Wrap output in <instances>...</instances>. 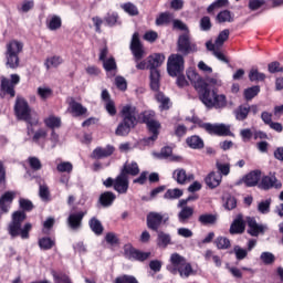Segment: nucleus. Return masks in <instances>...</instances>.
Masks as SVG:
<instances>
[{"instance_id": "1", "label": "nucleus", "mask_w": 283, "mask_h": 283, "mask_svg": "<svg viewBox=\"0 0 283 283\" xmlns=\"http://www.w3.org/2000/svg\"><path fill=\"white\" fill-rule=\"evenodd\" d=\"M25 220V212L15 211L12 214V221L9 223L8 231L11 238H18L20 235L22 240H28L30 238V231L32 229V223H25L23 228V221Z\"/></svg>"}, {"instance_id": "2", "label": "nucleus", "mask_w": 283, "mask_h": 283, "mask_svg": "<svg viewBox=\"0 0 283 283\" xmlns=\"http://www.w3.org/2000/svg\"><path fill=\"white\" fill-rule=\"evenodd\" d=\"M137 115L138 111H136V106L129 104L125 105L122 108L123 122L118 124L115 130L116 136H127L132 132V127L136 126Z\"/></svg>"}, {"instance_id": "3", "label": "nucleus", "mask_w": 283, "mask_h": 283, "mask_svg": "<svg viewBox=\"0 0 283 283\" xmlns=\"http://www.w3.org/2000/svg\"><path fill=\"white\" fill-rule=\"evenodd\" d=\"M186 120H189V123H193L202 129H206L208 134L214 136H232L231 126L229 125L203 123L202 119L198 118V116L196 115H192L191 117H186Z\"/></svg>"}, {"instance_id": "4", "label": "nucleus", "mask_w": 283, "mask_h": 283, "mask_svg": "<svg viewBox=\"0 0 283 283\" xmlns=\"http://www.w3.org/2000/svg\"><path fill=\"white\" fill-rule=\"evenodd\" d=\"M14 112L19 120H24L28 125H39V118L32 117V109L25 98L17 97Z\"/></svg>"}, {"instance_id": "5", "label": "nucleus", "mask_w": 283, "mask_h": 283, "mask_svg": "<svg viewBox=\"0 0 283 283\" xmlns=\"http://www.w3.org/2000/svg\"><path fill=\"white\" fill-rule=\"evenodd\" d=\"M22 52L23 43L21 41H9L6 51L7 67H10V70H17V67H19V54H21Z\"/></svg>"}, {"instance_id": "6", "label": "nucleus", "mask_w": 283, "mask_h": 283, "mask_svg": "<svg viewBox=\"0 0 283 283\" xmlns=\"http://www.w3.org/2000/svg\"><path fill=\"white\" fill-rule=\"evenodd\" d=\"M130 50L135 57V62L137 63V70H151V66L149 65V57H147V60L138 62L140 61V59H143L145 51L143 50V44L140 43V38L138 36L137 32L133 34Z\"/></svg>"}, {"instance_id": "7", "label": "nucleus", "mask_w": 283, "mask_h": 283, "mask_svg": "<svg viewBox=\"0 0 283 283\" xmlns=\"http://www.w3.org/2000/svg\"><path fill=\"white\" fill-rule=\"evenodd\" d=\"M201 103L206 105V107H216V109H222V107H227V96L217 95L216 91H210L206 88L202 95L199 96Z\"/></svg>"}, {"instance_id": "8", "label": "nucleus", "mask_w": 283, "mask_h": 283, "mask_svg": "<svg viewBox=\"0 0 283 283\" xmlns=\"http://www.w3.org/2000/svg\"><path fill=\"white\" fill-rule=\"evenodd\" d=\"M154 116H156L154 111H145L143 113V120L146 123L150 134H153L150 137L144 139L145 145H154V143L158 139V129H160V123L154 120Z\"/></svg>"}, {"instance_id": "9", "label": "nucleus", "mask_w": 283, "mask_h": 283, "mask_svg": "<svg viewBox=\"0 0 283 283\" xmlns=\"http://www.w3.org/2000/svg\"><path fill=\"white\" fill-rule=\"evenodd\" d=\"M167 71L169 76H178L185 72V57L180 54H172L168 57Z\"/></svg>"}, {"instance_id": "10", "label": "nucleus", "mask_w": 283, "mask_h": 283, "mask_svg": "<svg viewBox=\"0 0 283 283\" xmlns=\"http://www.w3.org/2000/svg\"><path fill=\"white\" fill-rule=\"evenodd\" d=\"M187 78L192 83L195 90L199 93V96H202L205 92L209 88V84L198 72L193 69L187 71Z\"/></svg>"}, {"instance_id": "11", "label": "nucleus", "mask_w": 283, "mask_h": 283, "mask_svg": "<svg viewBox=\"0 0 283 283\" xmlns=\"http://www.w3.org/2000/svg\"><path fill=\"white\" fill-rule=\"evenodd\" d=\"M169 221V214L160 213V212H150L147 216V227L148 229H151L153 231H157L160 229V224H165Z\"/></svg>"}, {"instance_id": "12", "label": "nucleus", "mask_w": 283, "mask_h": 283, "mask_svg": "<svg viewBox=\"0 0 283 283\" xmlns=\"http://www.w3.org/2000/svg\"><path fill=\"white\" fill-rule=\"evenodd\" d=\"M178 50L181 52V54H191V52H198V46H196V43L191 42L189 32H186L179 36Z\"/></svg>"}, {"instance_id": "13", "label": "nucleus", "mask_w": 283, "mask_h": 283, "mask_svg": "<svg viewBox=\"0 0 283 283\" xmlns=\"http://www.w3.org/2000/svg\"><path fill=\"white\" fill-rule=\"evenodd\" d=\"M32 136V143H35V145H39L42 149L45 148V143H48V129L45 128H39L38 130L32 129V125L28 126V135Z\"/></svg>"}, {"instance_id": "14", "label": "nucleus", "mask_w": 283, "mask_h": 283, "mask_svg": "<svg viewBox=\"0 0 283 283\" xmlns=\"http://www.w3.org/2000/svg\"><path fill=\"white\" fill-rule=\"evenodd\" d=\"M17 197V192L7 191L0 197V216L10 212V207H12V202Z\"/></svg>"}, {"instance_id": "15", "label": "nucleus", "mask_w": 283, "mask_h": 283, "mask_svg": "<svg viewBox=\"0 0 283 283\" xmlns=\"http://www.w3.org/2000/svg\"><path fill=\"white\" fill-rule=\"evenodd\" d=\"M187 262V259L185 256L172 253L170 255V263L167 265V271L171 273L172 275H178V270Z\"/></svg>"}, {"instance_id": "16", "label": "nucleus", "mask_w": 283, "mask_h": 283, "mask_svg": "<svg viewBox=\"0 0 283 283\" xmlns=\"http://www.w3.org/2000/svg\"><path fill=\"white\" fill-rule=\"evenodd\" d=\"M282 189V181L277 180L275 175L265 176L261 179L259 184V189H263L264 191H269V189Z\"/></svg>"}, {"instance_id": "17", "label": "nucleus", "mask_w": 283, "mask_h": 283, "mask_svg": "<svg viewBox=\"0 0 283 283\" xmlns=\"http://www.w3.org/2000/svg\"><path fill=\"white\" fill-rule=\"evenodd\" d=\"M124 253L128 260H137L138 262H145V260H147V258H149V255H151V253L140 252V251L132 248V245H125Z\"/></svg>"}, {"instance_id": "18", "label": "nucleus", "mask_w": 283, "mask_h": 283, "mask_svg": "<svg viewBox=\"0 0 283 283\" xmlns=\"http://www.w3.org/2000/svg\"><path fill=\"white\" fill-rule=\"evenodd\" d=\"M248 233L253 238H258L260 233H264L266 231V226L258 223L255 218L248 217Z\"/></svg>"}, {"instance_id": "19", "label": "nucleus", "mask_w": 283, "mask_h": 283, "mask_svg": "<svg viewBox=\"0 0 283 283\" xmlns=\"http://www.w3.org/2000/svg\"><path fill=\"white\" fill-rule=\"evenodd\" d=\"M114 189L117 193H125L129 189V180L125 172H122L114 181Z\"/></svg>"}, {"instance_id": "20", "label": "nucleus", "mask_w": 283, "mask_h": 283, "mask_svg": "<svg viewBox=\"0 0 283 283\" xmlns=\"http://www.w3.org/2000/svg\"><path fill=\"white\" fill-rule=\"evenodd\" d=\"M0 96L3 98L4 96H10L11 98H14L15 92L13 84L10 83V80L7 77L1 78L0 84Z\"/></svg>"}, {"instance_id": "21", "label": "nucleus", "mask_w": 283, "mask_h": 283, "mask_svg": "<svg viewBox=\"0 0 283 283\" xmlns=\"http://www.w3.org/2000/svg\"><path fill=\"white\" fill-rule=\"evenodd\" d=\"M172 178L178 182V185H187V182H191V180H193V175H187V170L179 168L174 171Z\"/></svg>"}, {"instance_id": "22", "label": "nucleus", "mask_w": 283, "mask_h": 283, "mask_svg": "<svg viewBox=\"0 0 283 283\" xmlns=\"http://www.w3.org/2000/svg\"><path fill=\"white\" fill-rule=\"evenodd\" d=\"M69 112L72 114V116L75 117L85 116V114H87V108L81 103L71 99L69 103Z\"/></svg>"}, {"instance_id": "23", "label": "nucleus", "mask_w": 283, "mask_h": 283, "mask_svg": "<svg viewBox=\"0 0 283 283\" xmlns=\"http://www.w3.org/2000/svg\"><path fill=\"white\" fill-rule=\"evenodd\" d=\"M114 146L107 145L106 147H97L93 150V158L101 160V158H107L114 154Z\"/></svg>"}, {"instance_id": "24", "label": "nucleus", "mask_w": 283, "mask_h": 283, "mask_svg": "<svg viewBox=\"0 0 283 283\" xmlns=\"http://www.w3.org/2000/svg\"><path fill=\"white\" fill-rule=\"evenodd\" d=\"M260 178H262V171L253 170L244 176L243 182L247 187H255L260 182Z\"/></svg>"}, {"instance_id": "25", "label": "nucleus", "mask_w": 283, "mask_h": 283, "mask_svg": "<svg viewBox=\"0 0 283 283\" xmlns=\"http://www.w3.org/2000/svg\"><path fill=\"white\" fill-rule=\"evenodd\" d=\"M83 218H85V212L83 211L71 213L67 218L69 227H71L73 230L81 229Z\"/></svg>"}, {"instance_id": "26", "label": "nucleus", "mask_w": 283, "mask_h": 283, "mask_svg": "<svg viewBox=\"0 0 283 283\" xmlns=\"http://www.w3.org/2000/svg\"><path fill=\"white\" fill-rule=\"evenodd\" d=\"M205 181L209 189H216V187H220V182H222V175L220 172L212 171L206 177Z\"/></svg>"}, {"instance_id": "27", "label": "nucleus", "mask_w": 283, "mask_h": 283, "mask_svg": "<svg viewBox=\"0 0 283 283\" xmlns=\"http://www.w3.org/2000/svg\"><path fill=\"white\" fill-rule=\"evenodd\" d=\"M244 229H245L244 220L242 219V216L239 214L230 227V233L232 235H235V233H244Z\"/></svg>"}, {"instance_id": "28", "label": "nucleus", "mask_w": 283, "mask_h": 283, "mask_svg": "<svg viewBox=\"0 0 283 283\" xmlns=\"http://www.w3.org/2000/svg\"><path fill=\"white\" fill-rule=\"evenodd\" d=\"M148 63L150 66V72L153 70H158L163 63H165V55L160 53H156L154 55L148 56Z\"/></svg>"}, {"instance_id": "29", "label": "nucleus", "mask_w": 283, "mask_h": 283, "mask_svg": "<svg viewBox=\"0 0 283 283\" xmlns=\"http://www.w3.org/2000/svg\"><path fill=\"white\" fill-rule=\"evenodd\" d=\"M182 280H187L190 275H196V272L193 271V268L191 266V263L187 262L177 270V275Z\"/></svg>"}, {"instance_id": "30", "label": "nucleus", "mask_w": 283, "mask_h": 283, "mask_svg": "<svg viewBox=\"0 0 283 283\" xmlns=\"http://www.w3.org/2000/svg\"><path fill=\"white\" fill-rule=\"evenodd\" d=\"M155 98L157 103H159V109H161V112L171 107V99H169V97L166 96L163 92L155 94Z\"/></svg>"}, {"instance_id": "31", "label": "nucleus", "mask_w": 283, "mask_h": 283, "mask_svg": "<svg viewBox=\"0 0 283 283\" xmlns=\"http://www.w3.org/2000/svg\"><path fill=\"white\" fill-rule=\"evenodd\" d=\"M188 147L191 149H202L205 147V140L198 135H192L186 139Z\"/></svg>"}, {"instance_id": "32", "label": "nucleus", "mask_w": 283, "mask_h": 283, "mask_svg": "<svg viewBox=\"0 0 283 283\" xmlns=\"http://www.w3.org/2000/svg\"><path fill=\"white\" fill-rule=\"evenodd\" d=\"M249 112H251V107H249V105H240L234 109L233 114L237 120H247Z\"/></svg>"}, {"instance_id": "33", "label": "nucleus", "mask_w": 283, "mask_h": 283, "mask_svg": "<svg viewBox=\"0 0 283 283\" xmlns=\"http://www.w3.org/2000/svg\"><path fill=\"white\" fill-rule=\"evenodd\" d=\"M44 125L54 132V129H59V127H61V117L50 115L49 117L44 118Z\"/></svg>"}, {"instance_id": "34", "label": "nucleus", "mask_w": 283, "mask_h": 283, "mask_svg": "<svg viewBox=\"0 0 283 283\" xmlns=\"http://www.w3.org/2000/svg\"><path fill=\"white\" fill-rule=\"evenodd\" d=\"M150 90L158 92L160 90V71H150Z\"/></svg>"}, {"instance_id": "35", "label": "nucleus", "mask_w": 283, "mask_h": 283, "mask_svg": "<svg viewBox=\"0 0 283 283\" xmlns=\"http://www.w3.org/2000/svg\"><path fill=\"white\" fill-rule=\"evenodd\" d=\"M115 200H116V195L109 191L102 193L99 197V202L102 207H112Z\"/></svg>"}, {"instance_id": "36", "label": "nucleus", "mask_w": 283, "mask_h": 283, "mask_svg": "<svg viewBox=\"0 0 283 283\" xmlns=\"http://www.w3.org/2000/svg\"><path fill=\"white\" fill-rule=\"evenodd\" d=\"M122 174H125V176H127V174L129 176H138V174H140V168H138V164L136 161H132L124 166Z\"/></svg>"}, {"instance_id": "37", "label": "nucleus", "mask_w": 283, "mask_h": 283, "mask_svg": "<svg viewBox=\"0 0 283 283\" xmlns=\"http://www.w3.org/2000/svg\"><path fill=\"white\" fill-rule=\"evenodd\" d=\"M62 63L63 57L59 55H53L45 60L44 66L46 67V70H52V67H59V65H62Z\"/></svg>"}, {"instance_id": "38", "label": "nucleus", "mask_w": 283, "mask_h": 283, "mask_svg": "<svg viewBox=\"0 0 283 283\" xmlns=\"http://www.w3.org/2000/svg\"><path fill=\"white\" fill-rule=\"evenodd\" d=\"M198 221L200 224L207 227L209 224H216V222H218V217L211 213H203L199 216Z\"/></svg>"}, {"instance_id": "39", "label": "nucleus", "mask_w": 283, "mask_h": 283, "mask_svg": "<svg viewBox=\"0 0 283 283\" xmlns=\"http://www.w3.org/2000/svg\"><path fill=\"white\" fill-rule=\"evenodd\" d=\"M157 244L163 249H167L171 244V234L165 232H158Z\"/></svg>"}, {"instance_id": "40", "label": "nucleus", "mask_w": 283, "mask_h": 283, "mask_svg": "<svg viewBox=\"0 0 283 283\" xmlns=\"http://www.w3.org/2000/svg\"><path fill=\"white\" fill-rule=\"evenodd\" d=\"M62 20L61 17L59 15H51L48 20H46V27L49 28V30L54 31V30H59V28H61L62 25Z\"/></svg>"}, {"instance_id": "41", "label": "nucleus", "mask_w": 283, "mask_h": 283, "mask_svg": "<svg viewBox=\"0 0 283 283\" xmlns=\"http://www.w3.org/2000/svg\"><path fill=\"white\" fill-rule=\"evenodd\" d=\"M90 229L95 233V235H102L103 234V223L96 218H92L88 221Z\"/></svg>"}, {"instance_id": "42", "label": "nucleus", "mask_w": 283, "mask_h": 283, "mask_svg": "<svg viewBox=\"0 0 283 283\" xmlns=\"http://www.w3.org/2000/svg\"><path fill=\"white\" fill-rule=\"evenodd\" d=\"M122 10L126 12V14H129V17H138V7L132 2H126L120 4Z\"/></svg>"}, {"instance_id": "43", "label": "nucleus", "mask_w": 283, "mask_h": 283, "mask_svg": "<svg viewBox=\"0 0 283 283\" xmlns=\"http://www.w3.org/2000/svg\"><path fill=\"white\" fill-rule=\"evenodd\" d=\"M164 198L165 200H178V198H182V190L179 188L168 189Z\"/></svg>"}, {"instance_id": "44", "label": "nucleus", "mask_w": 283, "mask_h": 283, "mask_svg": "<svg viewBox=\"0 0 283 283\" xmlns=\"http://www.w3.org/2000/svg\"><path fill=\"white\" fill-rule=\"evenodd\" d=\"M217 21L219 23H233V15L231 14V11L223 10L218 13Z\"/></svg>"}, {"instance_id": "45", "label": "nucleus", "mask_w": 283, "mask_h": 283, "mask_svg": "<svg viewBox=\"0 0 283 283\" xmlns=\"http://www.w3.org/2000/svg\"><path fill=\"white\" fill-rule=\"evenodd\" d=\"M193 216V208L191 207H184L180 212L178 213V220L179 222H187L189 218Z\"/></svg>"}, {"instance_id": "46", "label": "nucleus", "mask_w": 283, "mask_h": 283, "mask_svg": "<svg viewBox=\"0 0 283 283\" xmlns=\"http://www.w3.org/2000/svg\"><path fill=\"white\" fill-rule=\"evenodd\" d=\"M174 20V14L169 12L160 13L159 17L156 19V25H167V23H171Z\"/></svg>"}, {"instance_id": "47", "label": "nucleus", "mask_w": 283, "mask_h": 283, "mask_svg": "<svg viewBox=\"0 0 283 283\" xmlns=\"http://www.w3.org/2000/svg\"><path fill=\"white\" fill-rule=\"evenodd\" d=\"M229 34H231V32L229 31V29H226L223 31H221L219 33V35L216 39V45L217 48H222L224 45L226 41H229Z\"/></svg>"}, {"instance_id": "48", "label": "nucleus", "mask_w": 283, "mask_h": 283, "mask_svg": "<svg viewBox=\"0 0 283 283\" xmlns=\"http://www.w3.org/2000/svg\"><path fill=\"white\" fill-rule=\"evenodd\" d=\"M260 260L265 264V266H271V264L275 263V254L272 252H262Z\"/></svg>"}, {"instance_id": "49", "label": "nucleus", "mask_w": 283, "mask_h": 283, "mask_svg": "<svg viewBox=\"0 0 283 283\" xmlns=\"http://www.w3.org/2000/svg\"><path fill=\"white\" fill-rule=\"evenodd\" d=\"M54 244H55L54 240H52L50 237H44L39 240V247L43 251H50V249H52Z\"/></svg>"}, {"instance_id": "50", "label": "nucleus", "mask_w": 283, "mask_h": 283, "mask_svg": "<svg viewBox=\"0 0 283 283\" xmlns=\"http://www.w3.org/2000/svg\"><path fill=\"white\" fill-rule=\"evenodd\" d=\"M258 94H260V86H252L244 90L245 101H253Z\"/></svg>"}, {"instance_id": "51", "label": "nucleus", "mask_w": 283, "mask_h": 283, "mask_svg": "<svg viewBox=\"0 0 283 283\" xmlns=\"http://www.w3.org/2000/svg\"><path fill=\"white\" fill-rule=\"evenodd\" d=\"M56 169L60 174H72L74 166L70 161H61L57 164Z\"/></svg>"}, {"instance_id": "52", "label": "nucleus", "mask_w": 283, "mask_h": 283, "mask_svg": "<svg viewBox=\"0 0 283 283\" xmlns=\"http://www.w3.org/2000/svg\"><path fill=\"white\" fill-rule=\"evenodd\" d=\"M38 96H40V98L42 101H48V98H50V96H52V88H50L48 86H39L38 87Z\"/></svg>"}, {"instance_id": "53", "label": "nucleus", "mask_w": 283, "mask_h": 283, "mask_svg": "<svg viewBox=\"0 0 283 283\" xmlns=\"http://www.w3.org/2000/svg\"><path fill=\"white\" fill-rule=\"evenodd\" d=\"M104 21L106 25H108L109 28H114V25L118 23V13L117 12L107 13L106 17L104 18Z\"/></svg>"}, {"instance_id": "54", "label": "nucleus", "mask_w": 283, "mask_h": 283, "mask_svg": "<svg viewBox=\"0 0 283 283\" xmlns=\"http://www.w3.org/2000/svg\"><path fill=\"white\" fill-rule=\"evenodd\" d=\"M259 213L266 214L271 211V199L263 200L258 205Z\"/></svg>"}, {"instance_id": "55", "label": "nucleus", "mask_w": 283, "mask_h": 283, "mask_svg": "<svg viewBox=\"0 0 283 283\" xmlns=\"http://www.w3.org/2000/svg\"><path fill=\"white\" fill-rule=\"evenodd\" d=\"M216 245L218 249H229V247H231V241L228 238L224 237H218L216 239Z\"/></svg>"}, {"instance_id": "56", "label": "nucleus", "mask_w": 283, "mask_h": 283, "mask_svg": "<svg viewBox=\"0 0 283 283\" xmlns=\"http://www.w3.org/2000/svg\"><path fill=\"white\" fill-rule=\"evenodd\" d=\"M28 163L30 168L33 169V171H40V169L43 167L41 160L38 157H29Z\"/></svg>"}, {"instance_id": "57", "label": "nucleus", "mask_w": 283, "mask_h": 283, "mask_svg": "<svg viewBox=\"0 0 283 283\" xmlns=\"http://www.w3.org/2000/svg\"><path fill=\"white\" fill-rule=\"evenodd\" d=\"M39 196H40L41 200H43L44 202H49V200H50V188H48L46 185H40Z\"/></svg>"}, {"instance_id": "58", "label": "nucleus", "mask_w": 283, "mask_h": 283, "mask_svg": "<svg viewBox=\"0 0 283 283\" xmlns=\"http://www.w3.org/2000/svg\"><path fill=\"white\" fill-rule=\"evenodd\" d=\"M217 169L221 176H229L231 174V165L229 164L217 161Z\"/></svg>"}, {"instance_id": "59", "label": "nucleus", "mask_w": 283, "mask_h": 283, "mask_svg": "<svg viewBox=\"0 0 283 283\" xmlns=\"http://www.w3.org/2000/svg\"><path fill=\"white\" fill-rule=\"evenodd\" d=\"M250 81H264L266 78V75L264 73H260L258 69H252L249 73Z\"/></svg>"}, {"instance_id": "60", "label": "nucleus", "mask_w": 283, "mask_h": 283, "mask_svg": "<svg viewBox=\"0 0 283 283\" xmlns=\"http://www.w3.org/2000/svg\"><path fill=\"white\" fill-rule=\"evenodd\" d=\"M233 253H234L237 260H244V258H247V255H249V251H247L245 249H242L240 245H235L233 248Z\"/></svg>"}, {"instance_id": "61", "label": "nucleus", "mask_w": 283, "mask_h": 283, "mask_svg": "<svg viewBox=\"0 0 283 283\" xmlns=\"http://www.w3.org/2000/svg\"><path fill=\"white\" fill-rule=\"evenodd\" d=\"M228 3H229V0H216L214 2H212V3L208 7L207 11H208L209 13H211V12H213V10H216L217 8H224V6H228Z\"/></svg>"}, {"instance_id": "62", "label": "nucleus", "mask_w": 283, "mask_h": 283, "mask_svg": "<svg viewBox=\"0 0 283 283\" xmlns=\"http://www.w3.org/2000/svg\"><path fill=\"white\" fill-rule=\"evenodd\" d=\"M19 205L22 211H32V209H34V205H32V201L28 199L21 198L19 200Z\"/></svg>"}, {"instance_id": "63", "label": "nucleus", "mask_w": 283, "mask_h": 283, "mask_svg": "<svg viewBox=\"0 0 283 283\" xmlns=\"http://www.w3.org/2000/svg\"><path fill=\"white\" fill-rule=\"evenodd\" d=\"M115 283H138L135 276L132 275H123L115 280Z\"/></svg>"}, {"instance_id": "64", "label": "nucleus", "mask_w": 283, "mask_h": 283, "mask_svg": "<svg viewBox=\"0 0 283 283\" xmlns=\"http://www.w3.org/2000/svg\"><path fill=\"white\" fill-rule=\"evenodd\" d=\"M53 280L55 283H72V281L70 280V276L65 275V274H56L53 273Z\"/></svg>"}]
</instances>
